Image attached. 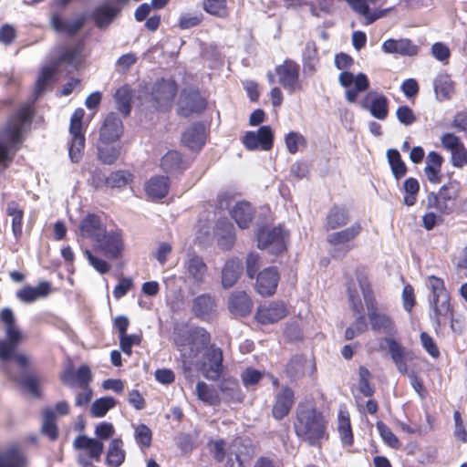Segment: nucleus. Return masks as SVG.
Here are the masks:
<instances>
[{"label": "nucleus", "instance_id": "nucleus-1", "mask_svg": "<svg viewBox=\"0 0 467 467\" xmlns=\"http://www.w3.org/2000/svg\"><path fill=\"white\" fill-rule=\"evenodd\" d=\"M57 69V65L54 63L42 67L36 82L33 100L22 105L16 113L10 116L0 131V146H7V143L18 144L23 141L25 132L30 128L35 114L33 104L46 90L47 84L51 80Z\"/></svg>", "mask_w": 467, "mask_h": 467}, {"label": "nucleus", "instance_id": "nucleus-2", "mask_svg": "<svg viewBox=\"0 0 467 467\" xmlns=\"http://www.w3.org/2000/svg\"><path fill=\"white\" fill-rule=\"evenodd\" d=\"M327 421L316 406L299 404L296 410L294 430L296 435L313 447H320L323 440H328Z\"/></svg>", "mask_w": 467, "mask_h": 467}, {"label": "nucleus", "instance_id": "nucleus-3", "mask_svg": "<svg viewBox=\"0 0 467 467\" xmlns=\"http://www.w3.org/2000/svg\"><path fill=\"white\" fill-rule=\"evenodd\" d=\"M369 322L373 331L386 335L383 341L388 346V353L398 371L407 373V362L412 359V353L394 338L398 330L391 317L379 312H372L369 314Z\"/></svg>", "mask_w": 467, "mask_h": 467}, {"label": "nucleus", "instance_id": "nucleus-4", "mask_svg": "<svg viewBox=\"0 0 467 467\" xmlns=\"http://www.w3.org/2000/svg\"><path fill=\"white\" fill-rule=\"evenodd\" d=\"M59 379L63 384L70 388L77 383L84 390L83 393H78L76 396L77 407H84L91 401L93 390L89 384L92 381V372L88 365L82 364L76 370L74 364L69 361L61 371Z\"/></svg>", "mask_w": 467, "mask_h": 467}, {"label": "nucleus", "instance_id": "nucleus-5", "mask_svg": "<svg viewBox=\"0 0 467 467\" xmlns=\"http://www.w3.org/2000/svg\"><path fill=\"white\" fill-rule=\"evenodd\" d=\"M428 280L431 288L429 303L433 312V314L431 315V319H433L438 326H441V317H449L451 319V327L454 330L453 310L450 304V294L446 290L443 279L436 275H430Z\"/></svg>", "mask_w": 467, "mask_h": 467}, {"label": "nucleus", "instance_id": "nucleus-6", "mask_svg": "<svg viewBox=\"0 0 467 467\" xmlns=\"http://www.w3.org/2000/svg\"><path fill=\"white\" fill-rule=\"evenodd\" d=\"M461 191V182L450 180L439 189L438 192H430L427 194L426 207L435 209L441 214L450 215L456 210Z\"/></svg>", "mask_w": 467, "mask_h": 467}, {"label": "nucleus", "instance_id": "nucleus-7", "mask_svg": "<svg viewBox=\"0 0 467 467\" xmlns=\"http://www.w3.org/2000/svg\"><path fill=\"white\" fill-rule=\"evenodd\" d=\"M286 234L280 225L268 228L261 226L256 232L257 247L273 255H280L287 250Z\"/></svg>", "mask_w": 467, "mask_h": 467}, {"label": "nucleus", "instance_id": "nucleus-8", "mask_svg": "<svg viewBox=\"0 0 467 467\" xmlns=\"http://www.w3.org/2000/svg\"><path fill=\"white\" fill-rule=\"evenodd\" d=\"M362 231L360 223L355 222L348 227L342 230L332 232L327 234V242L335 247V253L346 255L354 247L350 243L358 237Z\"/></svg>", "mask_w": 467, "mask_h": 467}, {"label": "nucleus", "instance_id": "nucleus-9", "mask_svg": "<svg viewBox=\"0 0 467 467\" xmlns=\"http://www.w3.org/2000/svg\"><path fill=\"white\" fill-rule=\"evenodd\" d=\"M178 87L173 79L161 78L157 80L151 88V100L154 107L160 110L169 109L177 94Z\"/></svg>", "mask_w": 467, "mask_h": 467}, {"label": "nucleus", "instance_id": "nucleus-10", "mask_svg": "<svg viewBox=\"0 0 467 467\" xmlns=\"http://www.w3.org/2000/svg\"><path fill=\"white\" fill-rule=\"evenodd\" d=\"M99 249L109 259H118L124 251L122 231L120 229L106 231L96 238Z\"/></svg>", "mask_w": 467, "mask_h": 467}, {"label": "nucleus", "instance_id": "nucleus-11", "mask_svg": "<svg viewBox=\"0 0 467 467\" xmlns=\"http://www.w3.org/2000/svg\"><path fill=\"white\" fill-rule=\"evenodd\" d=\"M279 84L290 94L300 89L299 65L293 60L286 59L275 67Z\"/></svg>", "mask_w": 467, "mask_h": 467}, {"label": "nucleus", "instance_id": "nucleus-12", "mask_svg": "<svg viewBox=\"0 0 467 467\" xmlns=\"http://www.w3.org/2000/svg\"><path fill=\"white\" fill-rule=\"evenodd\" d=\"M180 115L188 117L192 113H201L206 108V102L198 89L193 88H183L178 102Z\"/></svg>", "mask_w": 467, "mask_h": 467}, {"label": "nucleus", "instance_id": "nucleus-13", "mask_svg": "<svg viewBox=\"0 0 467 467\" xmlns=\"http://www.w3.org/2000/svg\"><path fill=\"white\" fill-rule=\"evenodd\" d=\"M338 81L344 88H349L352 84L355 85L353 88L346 90V99L349 103L356 102L358 93L367 90L369 87V81L364 73L354 76L349 71H343L339 75Z\"/></svg>", "mask_w": 467, "mask_h": 467}, {"label": "nucleus", "instance_id": "nucleus-14", "mask_svg": "<svg viewBox=\"0 0 467 467\" xmlns=\"http://www.w3.org/2000/svg\"><path fill=\"white\" fill-rule=\"evenodd\" d=\"M204 356L207 362H203L201 366L202 374L205 379L215 381L221 377L223 370V351L220 348H215L213 345Z\"/></svg>", "mask_w": 467, "mask_h": 467}, {"label": "nucleus", "instance_id": "nucleus-15", "mask_svg": "<svg viewBox=\"0 0 467 467\" xmlns=\"http://www.w3.org/2000/svg\"><path fill=\"white\" fill-rule=\"evenodd\" d=\"M254 278L255 291L262 296H271L276 291L280 275L275 266H268L260 271Z\"/></svg>", "mask_w": 467, "mask_h": 467}, {"label": "nucleus", "instance_id": "nucleus-16", "mask_svg": "<svg viewBox=\"0 0 467 467\" xmlns=\"http://www.w3.org/2000/svg\"><path fill=\"white\" fill-rule=\"evenodd\" d=\"M191 163V158L177 150H169L161 159V168L164 173L175 176L182 173L188 169Z\"/></svg>", "mask_w": 467, "mask_h": 467}, {"label": "nucleus", "instance_id": "nucleus-17", "mask_svg": "<svg viewBox=\"0 0 467 467\" xmlns=\"http://www.w3.org/2000/svg\"><path fill=\"white\" fill-rule=\"evenodd\" d=\"M216 307L215 296L210 293H203L192 300V313L202 321H210L216 312Z\"/></svg>", "mask_w": 467, "mask_h": 467}, {"label": "nucleus", "instance_id": "nucleus-18", "mask_svg": "<svg viewBox=\"0 0 467 467\" xmlns=\"http://www.w3.org/2000/svg\"><path fill=\"white\" fill-rule=\"evenodd\" d=\"M244 272V263L237 256H231L224 262L221 270V285L225 290L232 288Z\"/></svg>", "mask_w": 467, "mask_h": 467}, {"label": "nucleus", "instance_id": "nucleus-19", "mask_svg": "<svg viewBox=\"0 0 467 467\" xmlns=\"http://www.w3.org/2000/svg\"><path fill=\"white\" fill-rule=\"evenodd\" d=\"M351 9L365 18L366 25H371L379 18L387 16L392 10V7L385 9L371 10L368 4H376L379 0H345Z\"/></svg>", "mask_w": 467, "mask_h": 467}, {"label": "nucleus", "instance_id": "nucleus-20", "mask_svg": "<svg viewBox=\"0 0 467 467\" xmlns=\"http://www.w3.org/2000/svg\"><path fill=\"white\" fill-rule=\"evenodd\" d=\"M350 213L344 204H333L327 211L323 227L326 231H334L348 225Z\"/></svg>", "mask_w": 467, "mask_h": 467}, {"label": "nucleus", "instance_id": "nucleus-21", "mask_svg": "<svg viewBox=\"0 0 467 467\" xmlns=\"http://www.w3.org/2000/svg\"><path fill=\"white\" fill-rule=\"evenodd\" d=\"M295 402L294 390L289 386H283L275 396V401L272 409V416L280 420L287 416Z\"/></svg>", "mask_w": 467, "mask_h": 467}, {"label": "nucleus", "instance_id": "nucleus-22", "mask_svg": "<svg viewBox=\"0 0 467 467\" xmlns=\"http://www.w3.org/2000/svg\"><path fill=\"white\" fill-rule=\"evenodd\" d=\"M286 315V307L283 302H273L267 306L258 307L254 318L262 325H269L278 322Z\"/></svg>", "mask_w": 467, "mask_h": 467}, {"label": "nucleus", "instance_id": "nucleus-23", "mask_svg": "<svg viewBox=\"0 0 467 467\" xmlns=\"http://www.w3.org/2000/svg\"><path fill=\"white\" fill-rule=\"evenodd\" d=\"M123 133V124L119 117L111 112L106 117L100 128L99 139L103 143H112Z\"/></svg>", "mask_w": 467, "mask_h": 467}, {"label": "nucleus", "instance_id": "nucleus-24", "mask_svg": "<svg viewBox=\"0 0 467 467\" xmlns=\"http://www.w3.org/2000/svg\"><path fill=\"white\" fill-rule=\"evenodd\" d=\"M381 49L386 54L413 57L419 52V47L409 38H389L381 45Z\"/></svg>", "mask_w": 467, "mask_h": 467}, {"label": "nucleus", "instance_id": "nucleus-25", "mask_svg": "<svg viewBox=\"0 0 467 467\" xmlns=\"http://www.w3.org/2000/svg\"><path fill=\"white\" fill-rule=\"evenodd\" d=\"M227 306L233 316L245 317L252 312L253 301L245 291H235L230 295Z\"/></svg>", "mask_w": 467, "mask_h": 467}, {"label": "nucleus", "instance_id": "nucleus-26", "mask_svg": "<svg viewBox=\"0 0 467 467\" xmlns=\"http://www.w3.org/2000/svg\"><path fill=\"white\" fill-rule=\"evenodd\" d=\"M389 100L383 94L369 92L363 100V108L378 119H385L388 116Z\"/></svg>", "mask_w": 467, "mask_h": 467}, {"label": "nucleus", "instance_id": "nucleus-27", "mask_svg": "<svg viewBox=\"0 0 467 467\" xmlns=\"http://www.w3.org/2000/svg\"><path fill=\"white\" fill-rule=\"evenodd\" d=\"M73 447L77 451H88V457L99 461L104 451V443L86 434H79L73 441Z\"/></svg>", "mask_w": 467, "mask_h": 467}, {"label": "nucleus", "instance_id": "nucleus-28", "mask_svg": "<svg viewBox=\"0 0 467 467\" xmlns=\"http://www.w3.org/2000/svg\"><path fill=\"white\" fill-rule=\"evenodd\" d=\"M51 292V283L41 281L36 286L26 285L16 293V297L26 304L47 297Z\"/></svg>", "mask_w": 467, "mask_h": 467}, {"label": "nucleus", "instance_id": "nucleus-29", "mask_svg": "<svg viewBox=\"0 0 467 467\" xmlns=\"http://www.w3.org/2000/svg\"><path fill=\"white\" fill-rule=\"evenodd\" d=\"M79 231L83 237H88L94 241L106 229L99 215L88 213L79 223Z\"/></svg>", "mask_w": 467, "mask_h": 467}, {"label": "nucleus", "instance_id": "nucleus-30", "mask_svg": "<svg viewBox=\"0 0 467 467\" xmlns=\"http://www.w3.org/2000/svg\"><path fill=\"white\" fill-rule=\"evenodd\" d=\"M185 268L194 284L198 285L203 284L208 268L201 255L196 254H189V258L185 262Z\"/></svg>", "mask_w": 467, "mask_h": 467}, {"label": "nucleus", "instance_id": "nucleus-31", "mask_svg": "<svg viewBox=\"0 0 467 467\" xmlns=\"http://www.w3.org/2000/svg\"><path fill=\"white\" fill-rule=\"evenodd\" d=\"M217 245L223 251H230L235 244V230L234 225L226 221L216 223Z\"/></svg>", "mask_w": 467, "mask_h": 467}, {"label": "nucleus", "instance_id": "nucleus-32", "mask_svg": "<svg viewBox=\"0 0 467 467\" xmlns=\"http://www.w3.org/2000/svg\"><path fill=\"white\" fill-rule=\"evenodd\" d=\"M85 110L78 108L70 118L69 133L71 136V143L69 146H84L85 135L83 132V119Z\"/></svg>", "mask_w": 467, "mask_h": 467}, {"label": "nucleus", "instance_id": "nucleus-33", "mask_svg": "<svg viewBox=\"0 0 467 467\" xmlns=\"http://www.w3.org/2000/svg\"><path fill=\"white\" fill-rule=\"evenodd\" d=\"M170 189L168 175H156L151 177L145 184V192L151 199L164 198Z\"/></svg>", "mask_w": 467, "mask_h": 467}, {"label": "nucleus", "instance_id": "nucleus-34", "mask_svg": "<svg viewBox=\"0 0 467 467\" xmlns=\"http://www.w3.org/2000/svg\"><path fill=\"white\" fill-rule=\"evenodd\" d=\"M26 463L25 453L16 445L0 452V467H26Z\"/></svg>", "mask_w": 467, "mask_h": 467}, {"label": "nucleus", "instance_id": "nucleus-35", "mask_svg": "<svg viewBox=\"0 0 467 467\" xmlns=\"http://www.w3.org/2000/svg\"><path fill=\"white\" fill-rule=\"evenodd\" d=\"M218 388L223 397L231 401L242 402L244 398L238 379L234 377L223 378L218 384Z\"/></svg>", "mask_w": 467, "mask_h": 467}, {"label": "nucleus", "instance_id": "nucleus-36", "mask_svg": "<svg viewBox=\"0 0 467 467\" xmlns=\"http://www.w3.org/2000/svg\"><path fill=\"white\" fill-rule=\"evenodd\" d=\"M182 146H204L206 143V129L200 122L192 124L182 134Z\"/></svg>", "mask_w": 467, "mask_h": 467}, {"label": "nucleus", "instance_id": "nucleus-37", "mask_svg": "<svg viewBox=\"0 0 467 467\" xmlns=\"http://www.w3.org/2000/svg\"><path fill=\"white\" fill-rule=\"evenodd\" d=\"M254 211L247 202H237L231 210V216L241 229L248 228L253 220Z\"/></svg>", "mask_w": 467, "mask_h": 467}, {"label": "nucleus", "instance_id": "nucleus-38", "mask_svg": "<svg viewBox=\"0 0 467 467\" xmlns=\"http://www.w3.org/2000/svg\"><path fill=\"white\" fill-rule=\"evenodd\" d=\"M319 62L317 48L315 42H307L303 51V72L306 76H313Z\"/></svg>", "mask_w": 467, "mask_h": 467}, {"label": "nucleus", "instance_id": "nucleus-39", "mask_svg": "<svg viewBox=\"0 0 467 467\" xmlns=\"http://www.w3.org/2000/svg\"><path fill=\"white\" fill-rule=\"evenodd\" d=\"M122 446L123 441L120 438H114L111 440L106 457V463L108 466L119 467L125 462L126 452Z\"/></svg>", "mask_w": 467, "mask_h": 467}, {"label": "nucleus", "instance_id": "nucleus-40", "mask_svg": "<svg viewBox=\"0 0 467 467\" xmlns=\"http://www.w3.org/2000/svg\"><path fill=\"white\" fill-rule=\"evenodd\" d=\"M56 412L51 408H46L43 410L41 433L47 436L51 441H57L59 435V430L56 423Z\"/></svg>", "mask_w": 467, "mask_h": 467}, {"label": "nucleus", "instance_id": "nucleus-41", "mask_svg": "<svg viewBox=\"0 0 467 467\" xmlns=\"http://www.w3.org/2000/svg\"><path fill=\"white\" fill-rule=\"evenodd\" d=\"M387 159L394 178L397 181L403 178L408 170L398 149L389 148L387 150Z\"/></svg>", "mask_w": 467, "mask_h": 467}, {"label": "nucleus", "instance_id": "nucleus-42", "mask_svg": "<svg viewBox=\"0 0 467 467\" xmlns=\"http://www.w3.org/2000/svg\"><path fill=\"white\" fill-rule=\"evenodd\" d=\"M51 24L56 31L66 33L68 36H73L82 27L83 20H64L58 15H53L51 17Z\"/></svg>", "mask_w": 467, "mask_h": 467}, {"label": "nucleus", "instance_id": "nucleus-43", "mask_svg": "<svg viewBox=\"0 0 467 467\" xmlns=\"http://www.w3.org/2000/svg\"><path fill=\"white\" fill-rule=\"evenodd\" d=\"M118 401L114 397L103 396L93 401L90 407V414L93 418H103L116 407Z\"/></svg>", "mask_w": 467, "mask_h": 467}, {"label": "nucleus", "instance_id": "nucleus-44", "mask_svg": "<svg viewBox=\"0 0 467 467\" xmlns=\"http://www.w3.org/2000/svg\"><path fill=\"white\" fill-rule=\"evenodd\" d=\"M6 213L12 216V232L16 240L22 236V224L24 211L19 208L18 203L11 201L7 203Z\"/></svg>", "mask_w": 467, "mask_h": 467}, {"label": "nucleus", "instance_id": "nucleus-45", "mask_svg": "<svg viewBox=\"0 0 467 467\" xmlns=\"http://www.w3.org/2000/svg\"><path fill=\"white\" fill-rule=\"evenodd\" d=\"M434 92L440 101L449 99L453 93V85L450 77L446 74L439 75L433 83Z\"/></svg>", "mask_w": 467, "mask_h": 467}, {"label": "nucleus", "instance_id": "nucleus-46", "mask_svg": "<svg viewBox=\"0 0 467 467\" xmlns=\"http://www.w3.org/2000/svg\"><path fill=\"white\" fill-rule=\"evenodd\" d=\"M202 9L210 16L225 19L230 15L227 0H202Z\"/></svg>", "mask_w": 467, "mask_h": 467}, {"label": "nucleus", "instance_id": "nucleus-47", "mask_svg": "<svg viewBox=\"0 0 467 467\" xmlns=\"http://www.w3.org/2000/svg\"><path fill=\"white\" fill-rule=\"evenodd\" d=\"M358 286L361 290L367 309H368V317L369 318V314L372 312H379L377 308V302L374 297L373 290L371 288L370 283L366 276H358L357 278Z\"/></svg>", "mask_w": 467, "mask_h": 467}, {"label": "nucleus", "instance_id": "nucleus-48", "mask_svg": "<svg viewBox=\"0 0 467 467\" xmlns=\"http://www.w3.org/2000/svg\"><path fill=\"white\" fill-rule=\"evenodd\" d=\"M117 9L109 6L101 5L97 7L92 14V17L98 27L103 28L108 26L117 16Z\"/></svg>", "mask_w": 467, "mask_h": 467}, {"label": "nucleus", "instance_id": "nucleus-49", "mask_svg": "<svg viewBox=\"0 0 467 467\" xmlns=\"http://www.w3.org/2000/svg\"><path fill=\"white\" fill-rule=\"evenodd\" d=\"M196 395L201 401L210 406H215L220 403L219 395L216 390L204 381L197 382Z\"/></svg>", "mask_w": 467, "mask_h": 467}, {"label": "nucleus", "instance_id": "nucleus-50", "mask_svg": "<svg viewBox=\"0 0 467 467\" xmlns=\"http://www.w3.org/2000/svg\"><path fill=\"white\" fill-rule=\"evenodd\" d=\"M19 386L28 391L32 397L41 399L43 394L40 387V379L35 374H25L17 380Z\"/></svg>", "mask_w": 467, "mask_h": 467}, {"label": "nucleus", "instance_id": "nucleus-51", "mask_svg": "<svg viewBox=\"0 0 467 467\" xmlns=\"http://www.w3.org/2000/svg\"><path fill=\"white\" fill-rule=\"evenodd\" d=\"M133 181V174L126 170H118L112 171L106 179L105 182L112 189L123 188L131 183Z\"/></svg>", "mask_w": 467, "mask_h": 467}, {"label": "nucleus", "instance_id": "nucleus-52", "mask_svg": "<svg viewBox=\"0 0 467 467\" xmlns=\"http://www.w3.org/2000/svg\"><path fill=\"white\" fill-rule=\"evenodd\" d=\"M337 429L342 443L347 446L353 445L354 436L348 415H343L342 412L339 413Z\"/></svg>", "mask_w": 467, "mask_h": 467}, {"label": "nucleus", "instance_id": "nucleus-53", "mask_svg": "<svg viewBox=\"0 0 467 467\" xmlns=\"http://www.w3.org/2000/svg\"><path fill=\"white\" fill-rule=\"evenodd\" d=\"M403 190L406 193L403 197L404 204L409 207L413 206L416 203L417 195L420 191L418 180L413 177L407 178L403 182Z\"/></svg>", "mask_w": 467, "mask_h": 467}, {"label": "nucleus", "instance_id": "nucleus-54", "mask_svg": "<svg viewBox=\"0 0 467 467\" xmlns=\"http://www.w3.org/2000/svg\"><path fill=\"white\" fill-rule=\"evenodd\" d=\"M306 358L303 354L294 355L285 366V373L290 379H296L303 373Z\"/></svg>", "mask_w": 467, "mask_h": 467}, {"label": "nucleus", "instance_id": "nucleus-55", "mask_svg": "<svg viewBox=\"0 0 467 467\" xmlns=\"http://www.w3.org/2000/svg\"><path fill=\"white\" fill-rule=\"evenodd\" d=\"M358 390L365 397H372L375 393V388L370 385L369 380L372 378L370 371L365 367L358 368Z\"/></svg>", "mask_w": 467, "mask_h": 467}, {"label": "nucleus", "instance_id": "nucleus-56", "mask_svg": "<svg viewBox=\"0 0 467 467\" xmlns=\"http://www.w3.org/2000/svg\"><path fill=\"white\" fill-rule=\"evenodd\" d=\"M61 63L67 64L72 67H77L78 64V50L77 48H70L67 47H60L58 50L57 59L54 64H57L58 67Z\"/></svg>", "mask_w": 467, "mask_h": 467}, {"label": "nucleus", "instance_id": "nucleus-57", "mask_svg": "<svg viewBox=\"0 0 467 467\" xmlns=\"http://www.w3.org/2000/svg\"><path fill=\"white\" fill-rule=\"evenodd\" d=\"M376 428L384 443L392 449H398L400 442L392 431L382 421L376 422Z\"/></svg>", "mask_w": 467, "mask_h": 467}, {"label": "nucleus", "instance_id": "nucleus-58", "mask_svg": "<svg viewBox=\"0 0 467 467\" xmlns=\"http://www.w3.org/2000/svg\"><path fill=\"white\" fill-rule=\"evenodd\" d=\"M265 375V371H261L254 367H247L242 371L240 377L243 385L248 389L258 384Z\"/></svg>", "mask_w": 467, "mask_h": 467}, {"label": "nucleus", "instance_id": "nucleus-59", "mask_svg": "<svg viewBox=\"0 0 467 467\" xmlns=\"http://www.w3.org/2000/svg\"><path fill=\"white\" fill-rule=\"evenodd\" d=\"M135 441L139 446L149 448L152 442V431L144 423H140L134 431Z\"/></svg>", "mask_w": 467, "mask_h": 467}, {"label": "nucleus", "instance_id": "nucleus-60", "mask_svg": "<svg viewBox=\"0 0 467 467\" xmlns=\"http://www.w3.org/2000/svg\"><path fill=\"white\" fill-rule=\"evenodd\" d=\"M114 99L118 110L124 117L129 116L131 110V104L128 90L125 88H119L114 95Z\"/></svg>", "mask_w": 467, "mask_h": 467}, {"label": "nucleus", "instance_id": "nucleus-61", "mask_svg": "<svg viewBox=\"0 0 467 467\" xmlns=\"http://www.w3.org/2000/svg\"><path fill=\"white\" fill-rule=\"evenodd\" d=\"M119 347L120 350L128 355L130 356L132 353V347L133 346H139L142 340L141 334H130L128 335L127 333L121 335L119 337Z\"/></svg>", "mask_w": 467, "mask_h": 467}, {"label": "nucleus", "instance_id": "nucleus-62", "mask_svg": "<svg viewBox=\"0 0 467 467\" xmlns=\"http://www.w3.org/2000/svg\"><path fill=\"white\" fill-rule=\"evenodd\" d=\"M203 20V15L200 12L191 14L183 13L180 16L178 26L181 29L186 30L197 26Z\"/></svg>", "mask_w": 467, "mask_h": 467}, {"label": "nucleus", "instance_id": "nucleus-63", "mask_svg": "<svg viewBox=\"0 0 467 467\" xmlns=\"http://www.w3.org/2000/svg\"><path fill=\"white\" fill-rule=\"evenodd\" d=\"M84 254L86 255L88 264L100 275H105L109 272L110 265L105 259L94 255L88 249L84 251Z\"/></svg>", "mask_w": 467, "mask_h": 467}, {"label": "nucleus", "instance_id": "nucleus-64", "mask_svg": "<svg viewBox=\"0 0 467 467\" xmlns=\"http://www.w3.org/2000/svg\"><path fill=\"white\" fill-rule=\"evenodd\" d=\"M98 149V159L103 163L111 165L119 157L120 148H97Z\"/></svg>", "mask_w": 467, "mask_h": 467}]
</instances>
